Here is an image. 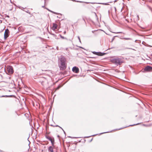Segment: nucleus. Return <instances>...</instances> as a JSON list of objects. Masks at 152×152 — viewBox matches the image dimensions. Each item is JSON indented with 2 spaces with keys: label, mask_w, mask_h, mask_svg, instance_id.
<instances>
[{
  "label": "nucleus",
  "mask_w": 152,
  "mask_h": 152,
  "mask_svg": "<svg viewBox=\"0 0 152 152\" xmlns=\"http://www.w3.org/2000/svg\"><path fill=\"white\" fill-rule=\"evenodd\" d=\"M66 58L63 56L59 59V66L61 69L64 70L66 68Z\"/></svg>",
  "instance_id": "f257e3e1"
},
{
  "label": "nucleus",
  "mask_w": 152,
  "mask_h": 152,
  "mask_svg": "<svg viewBox=\"0 0 152 152\" xmlns=\"http://www.w3.org/2000/svg\"><path fill=\"white\" fill-rule=\"evenodd\" d=\"M110 61L112 63L117 66L120 65L123 62V59L118 57L113 58L111 59Z\"/></svg>",
  "instance_id": "f03ea898"
},
{
  "label": "nucleus",
  "mask_w": 152,
  "mask_h": 152,
  "mask_svg": "<svg viewBox=\"0 0 152 152\" xmlns=\"http://www.w3.org/2000/svg\"><path fill=\"white\" fill-rule=\"evenodd\" d=\"M7 70L9 74H12L13 72V70L12 67L10 66H8L7 68Z\"/></svg>",
  "instance_id": "7ed1b4c3"
},
{
  "label": "nucleus",
  "mask_w": 152,
  "mask_h": 152,
  "mask_svg": "<svg viewBox=\"0 0 152 152\" xmlns=\"http://www.w3.org/2000/svg\"><path fill=\"white\" fill-rule=\"evenodd\" d=\"M9 31L8 29H7L5 30L4 35V39H6L9 36Z\"/></svg>",
  "instance_id": "20e7f679"
},
{
  "label": "nucleus",
  "mask_w": 152,
  "mask_h": 152,
  "mask_svg": "<svg viewBox=\"0 0 152 152\" xmlns=\"http://www.w3.org/2000/svg\"><path fill=\"white\" fill-rule=\"evenodd\" d=\"M72 71L75 73H77L79 72V69L76 66L73 67L72 69Z\"/></svg>",
  "instance_id": "39448f33"
},
{
  "label": "nucleus",
  "mask_w": 152,
  "mask_h": 152,
  "mask_svg": "<svg viewBox=\"0 0 152 152\" xmlns=\"http://www.w3.org/2000/svg\"><path fill=\"white\" fill-rule=\"evenodd\" d=\"M144 70L146 71H152V67L147 66L145 68Z\"/></svg>",
  "instance_id": "423d86ee"
},
{
  "label": "nucleus",
  "mask_w": 152,
  "mask_h": 152,
  "mask_svg": "<svg viewBox=\"0 0 152 152\" xmlns=\"http://www.w3.org/2000/svg\"><path fill=\"white\" fill-rule=\"evenodd\" d=\"M48 139L51 141L52 146L54 147V138H52L50 137L47 138Z\"/></svg>",
  "instance_id": "0eeeda50"
},
{
  "label": "nucleus",
  "mask_w": 152,
  "mask_h": 152,
  "mask_svg": "<svg viewBox=\"0 0 152 152\" xmlns=\"http://www.w3.org/2000/svg\"><path fill=\"white\" fill-rule=\"evenodd\" d=\"M92 53L94 54H95V55H97L98 56H103V55H104V54L103 53L96 52L95 51L93 52Z\"/></svg>",
  "instance_id": "6e6552de"
},
{
  "label": "nucleus",
  "mask_w": 152,
  "mask_h": 152,
  "mask_svg": "<svg viewBox=\"0 0 152 152\" xmlns=\"http://www.w3.org/2000/svg\"><path fill=\"white\" fill-rule=\"evenodd\" d=\"M48 83V81L47 80L45 79L44 80L42 81L41 82V84L43 86H46Z\"/></svg>",
  "instance_id": "1a4fd4ad"
},
{
  "label": "nucleus",
  "mask_w": 152,
  "mask_h": 152,
  "mask_svg": "<svg viewBox=\"0 0 152 152\" xmlns=\"http://www.w3.org/2000/svg\"><path fill=\"white\" fill-rule=\"evenodd\" d=\"M57 27V25L56 24L53 23V26L52 27V29L53 30L56 29Z\"/></svg>",
  "instance_id": "9d476101"
},
{
  "label": "nucleus",
  "mask_w": 152,
  "mask_h": 152,
  "mask_svg": "<svg viewBox=\"0 0 152 152\" xmlns=\"http://www.w3.org/2000/svg\"><path fill=\"white\" fill-rule=\"evenodd\" d=\"M48 150L50 152H53V148L51 146L49 147Z\"/></svg>",
  "instance_id": "9b49d317"
},
{
  "label": "nucleus",
  "mask_w": 152,
  "mask_h": 152,
  "mask_svg": "<svg viewBox=\"0 0 152 152\" xmlns=\"http://www.w3.org/2000/svg\"><path fill=\"white\" fill-rule=\"evenodd\" d=\"M47 9V10H48V11H50V12H52V13H54V14H56V12H53V11H52L50 10H49V9Z\"/></svg>",
  "instance_id": "f8f14e48"
},
{
  "label": "nucleus",
  "mask_w": 152,
  "mask_h": 152,
  "mask_svg": "<svg viewBox=\"0 0 152 152\" xmlns=\"http://www.w3.org/2000/svg\"><path fill=\"white\" fill-rule=\"evenodd\" d=\"M24 11L26 12L29 13V14H30V12H29V10H24Z\"/></svg>",
  "instance_id": "ddd939ff"
},
{
  "label": "nucleus",
  "mask_w": 152,
  "mask_h": 152,
  "mask_svg": "<svg viewBox=\"0 0 152 152\" xmlns=\"http://www.w3.org/2000/svg\"><path fill=\"white\" fill-rule=\"evenodd\" d=\"M124 39H125V40H131L132 39L130 38H124Z\"/></svg>",
  "instance_id": "4468645a"
},
{
  "label": "nucleus",
  "mask_w": 152,
  "mask_h": 152,
  "mask_svg": "<svg viewBox=\"0 0 152 152\" xmlns=\"http://www.w3.org/2000/svg\"><path fill=\"white\" fill-rule=\"evenodd\" d=\"M78 38V39L79 40V42L81 43V40H80V37L79 36H78L77 37Z\"/></svg>",
  "instance_id": "2eb2a0df"
},
{
  "label": "nucleus",
  "mask_w": 152,
  "mask_h": 152,
  "mask_svg": "<svg viewBox=\"0 0 152 152\" xmlns=\"http://www.w3.org/2000/svg\"><path fill=\"white\" fill-rule=\"evenodd\" d=\"M133 124V125H130L129 126H134V125H138V124Z\"/></svg>",
  "instance_id": "dca6fc26"
},
{
  "label": "nucleus",
  "mask_w": 152,
  "mask_h": 152,
  "mask_svg": "<svg viewBox=\"0 0 152 152\" xmlns=\"http://www.w3.org/2000/svg\"><path fill=\"white\" fill-rule=\"evenodd\" d=\"M60 37H61V38H62V39H64V37L62 36L61 35H60Z\"/></svg>",
  "instance_id": "f3484780"
},
{
  "label": "nucleus",
  "mask_w": 152,
  "mask_h": 152,
  "mask_svg": "<svg viewBox=\"0 0 152 152\" xmlns=\"http://www.w3.org/2000/svg\"><path fill=\"white\" fill-rule=\"evenodd\" d=\"M5 96L7 97H8V96H1V97H5Z\"/></svg>",
  "instance_id": "a211bd4d"
},
{
  "label": "nucleus",
  "mask_w": 152,
  "mask_h": 152,
  "mask_svg": "<svg viewBox=\"0 0 152 152\" xmlns=\"http://www.w3.org/2000/svg\"><path fill=\"white\" fill-rule=\"evenodd\" d=\"M125 49H132V48H125Z\"/></svg>",
  "instance_id": "6ab92c4d"
},
{
  "label": "nucleus",
  "mask_w": 152,
  "mask_h": 152,
  "mask_svg": "<svg viewBox=\"0 0 152 152\" xmlns=\"http://www.w3.org/2000/svg\"><path fill=\"white\" fill-rule=\"evenodd\" d=\"M61 87L60 86H58L57 88V89H58L59 88H60Z\"/></svg>",
  "instance_id": "aec40b11"
},
{
  "label": "nucleus",
  "mask_w": 152,
  "mask_h": 152,
  "mask_svg": "<svg viewBox=\"0 0 152 152\" xmlns=\"http://www.w3.org/2000/svg\"><path fill=\"white\" fill-rule=\"evenodd\" d=\"M108 132H104V133H100V134H102L103 133H108Z\"/></svg>",
  "instance_id": "412c9836"
},
{
  "label": "nucleus",
  "mask_w": 152,
  "mask_h": 152,
  "mask_svg": "<svg viewBox=\"0 0 152 152\" xmlns=\"http://www.w3.org/2000/svg\"><path fill=\"white\" fill-rule=\"evenodd\" d=\"M58 126V127H60L61 129L63 130V129L61 127H60L58 126L57 125V126Z\"/></svg>",
  "instance_id": "4be33fe9"
},
{
  "label": "nucleus",
  "mask_w": 152,
  "mask_h": 152,
  "mask_svg": "<svg viewBox=\"0 0 152 152\" xmlns=\"http://www.w3.org/2000/svg\"><path fill=\"white\" fill-rule=\"evenodd\" d=\"M122 32H117L116 33H121Z\"/></svg>",
  "instance_id": "5701e85b"
},
{
  "label": "nucleus",
  "mask_w": 152,
  "mask_h": 152,
  "mask_svg": "<svg viewBox=\"0 0 152 152\" xmlns=\"http://www.w3.org/2000/svg\"><path fill=\"white\" fill-rule=\"evenodd\" d=\"M103 4H105V5L107 4L106 3H103Z\"/></svg>",
  "instance_id": "b1692460"
},
{
  "label": "nucleus",
  "mask_w": 152,
  "mask_h": 152,
  "mask_svg": "<svg viewBox=\"0 0 152 152\" xmlns=\"http://www.w3.org/2000/svg\"><path fill=\"white\" fill-rule=\"evenodd\" d=\"M122 129V128H120V129H118V130H120V129ZM116 130H118V129H116Z\"/></svg>",
  "instance_id": "393cba45"
},
{
  "label": "nucleus",
  "mask_w": 152,
  "mask_h": 152,
  "mask_svg": "<svg viewBox=\"0 0 152 152\" xmlns=\"http://www.w3.org/2000/svg\"><path fill=\"white\" fill-rule=\"evenodd\" d=\"M57 48V50H58V47H57V48Z\"/></svg>",
  "instance_id": "a878e982"
},
{
  "label": "nucleus",
  "mask_w": 152,
  "mask_h": 152,
  "mask_svg": "<svg viewBox=\"0 0 152 152\" xmlns=\"http://www.w3.org/2000/svg\"><path fill=\"white\" fill-rule=\"evenodd\" d=\"M65 33H66V31H64V34H65Z\"/></svg>",
  "instance_id": "bb28decb"
},
{
  "label": "nucleus",
  "mask_w": 152,
  "mask_h": 152,
  "mask_svg": "<svg viewBox=\"0 0 152 152\" xmlns=\"http://www.w3.org/2000/svg\"><path fill=\"white\" fill-rule=\"evenodd\" d=\"M42 7H44V6H42Z\"/></svg>",
  "instance_id": "cd10ccee"
}]
</instances>
